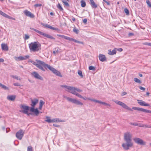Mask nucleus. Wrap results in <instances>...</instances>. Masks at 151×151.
I'll use <instances>...</instances> for the list:
<instances>
[{"instance_id": "bf43d9fd", "label": "nucleus", "mask_w": 151, "mask_h": 151, "mask_svg": "<svg viewBox=\"0 0 151 151\" xmlns=\"http://www.w3.org/2000/svg\"><path fill=\"white\" fill-rule=\"evenodd\" d=\"M87 19H85L83 20V22L84 23H86L87 22Z\"/></svg>"}, {"instance_id": "13d9d810", "label": "nucleus", "mask_w": 151, "mask_h": 151, "mask_svg": "<svg viewBox=\"0 0 151 151\" xmlns=\"http://www.w3.org/2000/svg\"><path fill=\"white\" fill-rule=\"evenodd\" d=\"M103 1L106 3L108 5H110V3L109 2L106 1V0H103Z\"/></svg>"}, {"instance_id": "0e129e2a", "label": "nucleus", "mask_w": 151, "mask_h": 151, "mask_svg": "<svg viewBox=\"0 0 151 151\" xmlns=\"http://www.w3.org/2000/svg\"><path fill=\"white\" fill-rule=\"evenodd\" d=\"M4 13V12H3L0 10V14L1 15H2V16H3V15Z\"/></svg>"}, {"instance_id": "f03ea898", "label": "nucleus", "mask_w": 151, "mask_h": 151, "mask_svg": "<svg viewBox=\"0 0 151 151\" xmlns=\"http://www.w3.org/2000/svg\"><path fill=\"white\" fill-rule=\"evenodd\" d=\"M31 62L39 69L43 71H45V68L46 64L44 62L38 60H36L35 61H32Z\"/></svg>"}, {"instance_id": "1a4fd4ad", "label": "nucleus", "mask_w": 151, "mask_h": 151, "mask_svg": "<svg viewBox=\"0 0 151 151\" xmlns=\"http://www.w3.org/2000/svg\"><path fill=\"white\" fill-rule=\"evenodd\" d=\"M46 118L47 119L45 120V121L48 123H53V122H62L63 121L59 118H54L50 119V117L48 116H46Z\"/></svg>"}, {"instance_id": "393cba45", "label": "nucleus", "mask_w": 151, "mask_h": 151, "mask_svg": "<svg viewBox=\"0 0 151 151\" xmlns=\"http://www.w3.org/2000/svg\"><path fill=\"white\" fill-rule=\"evenodd\" d=\"M138 126L142 127L151 128V126L148 125L147 124H142L140 123H138Z\"/></svg>"}, {"instance_id": "2f4dec72", "label": "nucleus", "mask_w": 151, "mask_h": 151, "mask_svg": "<svg viewBox=\"0 0 151 151\" xmlns=\"http://www.w3.org/2000/svg\"><path fill=\"white\" fill-rule=\"evenodd\" d=\"M74 95L77 96L79 98L82 99L83 98V96L80 94L79 93H77V92H76V93Z\"/></svg>"}, {"instance_id": "aec40b11", "label": "nucleus", "mask_w": 151, "mask_h": 151, "mask_svg": "<svg viewBox=\"0 0 151 151\" xmlns=\"http://www.w3.org/2000/svg\"><path fill=\"white\" fill-rule=\"evenodd\" d=\"M99 60L102 62L105 61L106 60V58L105 56L104 55H99Z\"/></svg>"}, {"instance_id": "5fc2aeb1", "label": "nucleus", "mask_w": 151, "mask_h": 151, "mask_svg": "<svg viewBox=\"0 0 151 151\" xmlns=\"http://www.w3.org/2000/svg\"><path fill=\"white\" fill-rule=\"evenodd\" d=\"M139 88L140 90H142L143 91H144L145 90V88L142 86H139Z\"/></svg>"}, {"instance_id": "c9c22d12", "label": "nucleus", "mask_w": 151, "mask_h": 151, "mask_svg": "<svg viewBox=\"0 0 151 151\" xmlns=\"http://www.w3.org/2000/svg\"><path fill=\"white\" fill-rule=\"evenodd\" d=\"M58 8L61 11L63 10V8L61 6L60 4L59 3L57 6Z\"/></svg>"}, {"instance_id": "79ce46f5", "label": "nucleus", "mask_w": 151, "mask_h": 151, "mask_svg": "<svg viewBox=\"0 0 151 151\" xmlns=\"http://www.w3.org/2000/svg\"><path fill=\"white\" fill-rule=\"evenodd\" d=\"M73 41H74V42H76V43H81V44H83V43L82 42H80V41H78L76 40H75V39H73Z\"/></svg>"}, {"instance_id": "8fccbe9b", "label": "nucleus", "mask_w": 151, "mask_h": 151, "mask_svg": "<svg viewBox=\"0 0 151 151\" xmlns=\"http://www.w3.org/2000/svg\"><path fill=\"white\" fill-rule=\"evenodd\" d=\"M2 88H3L5 90H9V88L4 85H3Z\"/></svg>"}, {"instance_id": "9d476101", "label": "nucleus", "mask_w": 151, "mask_h": 151, "mask_svg": "<svg viewBox=\"0 0 151 151\" xmlns=\"http://www.w3.org/2000/svg\"><path fill=\"white\" fill-rule=\"evenodd\" d=\"M113 101L117 104L121 106L123 108L129 111H132V109L129 107L124 103L120 101H118L117 100H114Z\"/></svg>"}, {"instance_id": "a878e982", "label": "nucleus", "mask_w": 151, "mask_h": 151, "mask_svg": "<svg viewBox=\"0 0 151 151\" xmlns=\"http://www.w3.org/2000/svg\"><path fill=\"white\" fill-rule=\"evenodd\" d=\"M44 37H47L48 38L51 39H52L54 40L55 39V38L52 36L50 35H48L47 34L45 33L44 35Z\"/></svg>"}, {"instance_id": "f8f14e48", "label": "nucleus", "mask_w": 151, "mask_h": 151, "mask_svg": "<svg viewBox=\"0 0 151 151\" xmlns=\"http://www.w3.org/2000/svg\"><path fill=\"white\" fill-rule=\"evenodd\" d=\"M134 141L138 144L141 145H146V142L142 139L138 138H134L133 139Z\"/></svg>"}, {"instance_id": "3c124183", "label": "nucleus", "mask_w": 151, "mask_h": 151, "mask_svg": "<svg viewBox=\"0 0 151 151\" xmlns=\"http://www.w3.org/2000/svg\"><path fill=\"white\" fill-rule=\"evenodd\" d=\"M57 36H58V37H62V38H64L65 39V36H65L64 35H57Z\"/></svg>"}, {"instance_id": "20e7f679", "label": "nucleus", "mask_w": 151, "mask_h": 151, "mask_svg": "<svg viewBox=\"0 0 151 151\" xmlns=\"http://www.w3.org/2000/svg\"><path fill=\"white\" fill-rule=\"evenodd\" d=\"M63 97L65 99L69 102L81 106L83 105V104L82 102L76 99L72 98L64 95L63 96Z\"/></svg>"}, {"instance_id": "e2e57ef3", "label": "nucleus", "mask_w": 151, "mask_h": 151, "mask_svg": "<svg viewBox=\"0 0 151 151\" xmlns=\"http://www.w3.org/2000/svg\"><path fill=\"white\" fill-rule=\"evenodd\" d=\"M117 50L119 52H122V49L121 48L117 49Z\"/></svg>"}, {"instance_id": "a211bd4d", "label": "nucleus", "mask_w": 151, "mask_h": 151, "mask_svg": "<svg viewBox=\"0 0 151 151\" xmlns=\"http://www.w3.org/2000/svg\"><path fill=\"white\" fill-rule=\"evenodd\" d=\"M41 24L42 25H43V26H44V27H46L48 28H49L50 29H52V30H58V28L54 27L51 26L49 25H48V24H44V23H42Z\"/></svg>"}, {"instance_id": "cd10ccee", "label": "nucleus", "mask_w": 151, "mask_h": 151, "mask_svg": "<svg viewBox=\"0 0 151 151\" xmlns=\"http://www.w3.org/2000/svg\"><path fill=\"white\" fill-rule=\"evenodd\" d=\"M82 99H83L84 100H86L87 99H88V100H90V101H93V100H96L95 99H92L90 98H87L86 97H83V98H82Z\"/></svg>"}, {"instance_id": "5701e85b", "label": "nucleus", "mask_w": 151, "mask_h": 151, "mask_svg": "<svg viewBox=\"0 0 151 151\" xmlns=\"http://www.w3.org/2000/svg\"><path fill=\"white\" fill-rule=\"evenodd\" d=\"M7 99L10 101H13L15 99V96L14 95H9L7 97Z\"/></svg>"}, {"instance_id": "de8ad7c7", "label": "nucleus", "mask_w": 151, "mask_h": 151, "mask_svg": "<svg viewBox=\"0 0 151 151\" xmlns=\"http://www.w3.org/2000/svg\"><path fill=\"white\" fill-rule=\"evenodd\" d=\"M63 4L66 6H69L68 3L66 1H62Z\"/></svg>"}, {"instance_id": "4468645a", "label": "nucleus", "mask_w": 151, "mask_h": 151, "mask_svg": "<svg viewBox=\"0 0 151 151\" xmlns=\"http://www.w3.org/2000/svg\"><path fill=\"white\" fill-rule=\"evenodd\" d=\"M132 109L134 110H137L145 113H150L151 112V111L139 107H133L132 108Z\"/></svg>"}, {"instance_id": "37998d69", "label": "nucleus", "mask_w": 151, "mask_h": 151, "mask_svg": "<svg viewBox=\"0 0 151 151\" xmlns=\"http://www.w3.org/2000/svg\"><path fill=\"white\" fill-rule=\"evenodd\" d=\"M42 6V4H36L34 5V6L35 8H37L38 7H40Z\"/></svg>"}, {"instance_id": "ea45409f", "label": "nucleus", "mask_w": 151, "mask_h": 151, "mask_svg": "<svg viewBox=\"0 0 151 151\" xmlns=\"http://www.w3.org/2000/svg\"><path fill=\"white\" fill-rule=\"evenodd\" d=\"M89 69L90 70H95V67L93 66H90L89 67Z\"/></svg>"}, {"instance_id": "49530a36", "label": "nucleus", "mask_w": 151, "mask_h": 151, "mask_svg": "<svg viewBox=\"0 0 151 151\" xmlns=\"http://www.w3.org/2000/svg\"><path fill=\"white\" fill-rule=\"evenodd\" d=\"M45 103L42 100H40V105L43 106Z\"/></svg>"}, {"instance_id": "0eeeda50", "label": "nucleus", "mask_w": 151, "mask_h": 151, "mask_svg": "<svg viewBox=\"0 0 151 151\" xmlns=\"http://www.w3.org/2000/svg\"><path fill=\"white\" fill-rule=\"evenodd\" d=\"M46 65L45 69H47V68H48L56 75L61 77H62V76L61 74L55 68L47 64H46Z\"/></svg>"}, {"instance_id": "dca6fc26", "label": "nucleus", "mask_w": 151, "mask_h": 151, "mask_svg": "<svg viewBox=\"0 0 151 151\" xmlns=\"http://www.w3.org/2000/svg\"><path fill=\"white\" fill-rule=\"evenodd\" d=\"M23 12L27 16L32 18H33L35 17V16L33 14L27 10H24Z\"/></svg>"}, {"instance_id": "6e6d98bb", "label": "nucleus", "mask_w": 151, "mask_h": 151, "mask_svg": "<svg viewBox=\"0 0 151 151\" xmlns=\"http://www.w3.org/2000/svg\"><path fill=\"white\" fill-rule=\"evenodd\" d=\"M150 43L146 42L144 43L143 44L144 45H148V46H150Z\"/></svg>"}, {"instance_id": "09e8293b", "label": "nucleus", "mask_w": 151, "mask_h": 151, "mask_svg": "<svg viewBox=\"0 0 151 151\" xmlns=\"http://www.w3.org/2000/svg\"><path fill=\"white\" fill-rule=\"evenodd\" d=\"M2 88H3L5 90H9V88L4 85H3Z\"/></svg>"}, {"instance_id": "ddd939ff", "label": "nucleus", "mask_w": 151, "mask_h": 151, "mask_svg": "<svg viewBox=\"0 0 151 151\" xmlns=\"http://www.w3.org/2000/svg\"><path fill=\"white\" fill-rule=\"evenodd\" d=\"M29 57V55H25L24 56H20L18 57H15L14 58L16 60L19 61L26 60L28 59Z\"/></svg>"}, {"instance_id": "f704fd0d", "label": "nucleus", "mask_w": 151, "mask_h": 151, "mask_svg": "<svg viewBox=\"0 0 151 151\" xmlns=\"http://www.w3.org/2000/svg\"><path fill=\"white\" fill-rule=\"evenodd\" d=\"M27 151H33L32 147L30 146H28L27 147Z\"/></svg>"}, {"instance_id": "a18cd8bd", "label": "nucleus", "mask_w": 151, "mask_h": 151, "mask_svg": "<svg viewBox=\"0 0 151 151\" xmlns=\"http://www.w3.org/2000/svg\"><path fill=\"white\" fill-rule=\"evenodd\" d=\"M29 38V37L28 35H27V34H25L24 39L25 40L28 39Z\"/></svg>"}, {"instance_id": "69168bd1", "label": "nucleus", "mask_w": 151, "mask_h": 151, "mask_svg": "<svg viewBox=\"0 0 151 151\" xmlns=\"http://www.w3.org/2000/svg\"><path fill=\"white\" fill-rule=\"evenodd\" d=\"M58 52V50H57L54 51H53V53L54 55H55L56 53Z\"/></svg>"}, {"instance_id": "6ab92c4d", "label": "nucleus", "mask_w": 151, "mask_h": 151, "mask_svg": "<svg viewBox=\"0 0 151 151\" xmlns=\"http://www.w3.org/2000/svg\"><path fill=\"white\" fill-rule=\"evenodd\" d=\"M138 103L141 106H150L148 104L146 103L142 100H137Z\"/></svg>"}, {"instance_id": "a19ab883", "label": "nucleus", "mask_w": 151, "mask_h": 151, "mask_svg": "<svg viewBox=\"0 0 151 151\" xmlns=\"http://www.w3.org/2000/svg\"><path fill=\"white\" fill-rule=\"evenodd\" d=\"M124 12L126 13V14L127 15H128L129 14V12L128 9L127 8H125L124 9Z\"/></svg>"}, {"instance_id": "9b49d317", "label": "nucleus", "mask_w": 151, "mask_h": 151, "mask_svg": "<svg viewBox=\"0 0 151 151\" xmlns=\"http://www.w3.org/2000/svg\"><path fill=\"white\" fill-rule=\"evenodd\" d=\"M24 131L22 129L19 130L16 134V137L19 140H21L24 136Z\"/></svg>"}, {"instance_id": "f3484780", "label": "nucleus", "mask_w": 151, "mask_h": 151, "mask_svg": "<svg viewBox=\"0 0 151 151\" xmlns=\"http://www.w3.org/2000/svg\"><path fill=\"white\" fill-rule=\"evenodd\" d=\"M93 102L97 103H98L100 104H102L104 105H105L106 106H109L110 107L111 106L110 104L106 103L105 102H102L100 101L97 100H93Z\"/></svg>"}, {"instance_id": "7c9ffc66", "label": "nucleus", "mask_w": 151, "mask_h": 151, "mask_svg": "<svg viewBox=\"0 0 151 151\" xmlns=\"http://www.w3.org/2000/svg\"><path fill=\"white\" fill-rule=\"evenodd\" d=\"M36 32L39 33L40 35H42L43 36H44V35H45V33H44V32H41L38 30H37Z\"/></svg>"}, {"instance_id": "72a5a7b5", "label": "nucleus", "mask_w": 151, "mask_h": 151, "mask_svg": "<svg viewBox=\"0 0 151 151\" xmlns=\"http://www.w3.org/2000/svg\"><path fill=\"white\" fill-rule=\"evenodd\" d=\"M65 39H66L67 40H68L69 41H73V38H70L66 36H65Z\"/></svg>"}, {"instance_id": "7ed1b4c3", "label": "nucleus", "mask_w": 151, "mask_h": 151, "mask_svg": "<svg viewBox=\"0 0 151 151\" xmlns=\"http://www.w3.org/2000/svg\"><path fill=\"white\" fill-rule=\"evenodd\" d=\"M39 100L37 99H34L31 100V105L32 107H30V111L35 113L36 115H37L39 113V111L37 108L35 109L34 107L38 102Z\"/></svg>"}, {"instance_id": "c756f323", "label": "nucleus", "mask_w": 151, "mask_h": 151, "mask_svg": "<svg viewBox=\"0 0 151 151\" xmlns=\"http://www.w3.org/2000/svg\"><path fill=\"white\" fill-rule=\"evenodd\" d=\"M134 81L136 83L139 84H140L141 83V81L140 80L137 78H134Z\"/></svg>"}, {"instance_id": "e433bc0d", "label": "nucleus", "mask_w": 151, "mask_h": 151, "mask_svg": "<svg viewBox=\"0 0 151 151\" xmlns=\"http://www.w3.org/2000/svg\"><path fill=\"white\" fill-rule=\"evenodd\" d=\"M76 91L80 93L82 92V90L78 88H75V92Z\"/></svg>"}, {"instance_id": "b1692460", "label": "nucleus", "mask_w": 151, "mask_h": 151, "mask_svg": "<svg viewBox=\"0 0 151 151\" xmlns=\"http://www.w3.org/2000/svg\"><path fill=\"white\" fill-rule=\"evenodd\" d=\"M91 6L92 8H95L97 7V5L96 4L93 0H89Z\"/></svg>"}, {"instance_id": "c85d7f7f", "label": "nucleus", "mask_w": 151, "mask_h": 151, "mask_svg": "<svg viewBox=\"0 0 151 151\" xmlns=\"http://www.w3.org/2000/svg\"><path fill=\"white\" fill-rule=\"evenodd\" d=\"M10 76L11 77H12L14 78H15L17 80H21L20 78H19L18 77V76H14V75H11Z\"/></svg>"}, {"instance_id": "4c0bfd02", "label": "nucleus", "mask_w": 151, "mask_h": 151, "mask_svg": "<svg viewBox=\"0 0 151 151\" xmlns=\"http://www.w3.org/2000/svg\"><path fill=\"white\" fill-rule=\"evenodd\" d=\"M146 2L148 6L151 7V4L149 0H147Z\"/></svg>"}, {"instance_id": "052dcab7", "label": "nucleus", "mask_w": 151, "mask_h": 151, "mask_svg": "<svg viewBox=\"0 0 151 151\" xmlns=\"http://www.w3.org/2000/svg\"><path fill=\"white\" fill-rule=\"evenodd\" d=\"M127 94V93L125 92H122V96H124Z\"/></svg>"}, {"instance_id": "2eb2a0df", "label": "nucleus", "mask_w": 151, "mask_h": 151, "mask_svg": "<svg viewBox=\"0 0 151 151\" xmlns=\"http://www.w3.org/2000/svg\"><path fill=\"white\" fill-rule=\"evenodd\" d=\"M32 75L35 78L40 80H42L43 78L37 72L34 71L31 73Z\"/></svg>"}, {"instance_id": "680f3d73", "label": "nucleus", "mask_w": 151, "mask_h": 151, "mask_svg": "<svg viewBox=\"0 0 151 151\" xmlns=\"http://www.w3.org/2000/svg\"><path fill=\"white\" fill-rule=\"evenodd\" d=\"M8 19H12V20H15V19L14 18H13L10 16H9V18Z\"/></svg>"}, {"instance_id": "4be33fe9", "label": "nucleus", "mask_w": 151, "mask_h": 151, "mask_svg": "<svg viewBox=\"0 0 151 151\" xmlns=\"http://www.w3.org/2000/svg\"><path fill=\"white\" fill-rule=\"evenodd\" d=\"M1 48L3 50L8 51V47L6 44L2 43L1 44Z\"/></svg>"}, {"instance_id": "f257e3e1", "label": "nucleus", "mask_w": 151, "mask_h": 151, "mask_svg": "<svg viewBox=\"0 0 151 151\" xmlns=\"http://www.w3.org/2000/svg\"><path fill=\"white\" fill-rule=\"evenodd\" d=\"M132 135L129 132L125 133L124 135V139L125 143H122V146L126 150H128L130 148L133 146V143L132 140Z\"/></svg>"}, {"instance_id": "338daca9", "label": "nucleus", "mask_w": 151, "mask_h": 151, "mask_svg": "<svg viewBox=\"0 0 151 151\" xmlns=\"http://www.w3.org/2000/svg\"><path fill=\"white\" fill-rule=\"evenodd\" d=\"M4 61V60L2 58H0V62H3Z\"/></svg>"}, {"instance_id": "774afa93", "label": "nucleus", "mask_w": 151, "mask_h": 151, "mask_svg": "<svg viewBox=\"0 0 151 151\" xmlns=\"http://www.w3.org/2000/svg\"><path fill=\"white\" fill-rule=\"evenodd\" d=\"M30 29H31L32 30H34V31H35L36 32V31H37V29H34V28H30Z\"/></svg>"}, {"instance_id": "473e14b6", "label": "nucleus", "mask_w": 151, "mask_h": 151, "mask_svg": "<svg viewBox=\"0 0 151 151\" xmlns=\"http://www.w3.org/2000/svg\"><path fill=\"white\" fill-rule=\"evenodd\" d=\"M74 95L77 96L79 98L82 99L83 98V96L80 94L79 93H77V92H76V93Z\"/></svg>"}, {"instance_id": "423d86ee", "label": "nucleus", "mask_w": 151, "mask_h": 151, "mask_svg": "<svg viewBox=\"0 0 151 151\" xmlns=\"http://www.w3.org/2000/svg\"><path fill=\"white\" fill-rule=\"evenodd\" d=\"M62 87L66 88V91L74 95L76 92H75V87L66 85H62Z\"/></svg>"}, {"instance_id": "864d4df0", "label": "nucleus", "mask_w": 151, "mask_h": 151, "mask_svg": "<svg viewBox=\"0 0 151 151\" xmlns=\"http://www.w3.org/2000/svg\"><path fill=\"white\" fill-rule=\"evenodd\" d=\"M3 16L5 17L8 18L9 16L4 13Z\"/></svg>"}, {"instance_id": "58836bf2", "label": "nucleus", "mask_w": 151, "mask_h": 151, "mask_svg": "<svg viewBox=\"0 0 151 151\" xmlns=\"http://www.w3.org/2000/svg\"><path fill=\"white\" fill-rule=\"evenodd\" d=\"M78 74L79 75V76L82 77H83V76L82 75V72L81 70H78Z\"/></svg>"}, {"instance_id": "603ef678", "label": "nucleus", "mask_w": 151, "mask_h": 151, "mask_svg": "<svg viewBox=\"0 0 151 151\" xmlns=\"http://www.w3.org/2000/svg\"><path fill=\"white\" fill-rule=\"evenodd\" d=\"M13 85L15 86H21V85L17 83H13Z\"/></svg>"}, {"instance_id": "c03bdc74", "label": "nucleus", "mask_w": 151, "mask_h": 151, "mask_svg": "<svg viewBox=\"0 0 151 151\" xmlns=\"http://www.w3.org/2000/svg\"><path fill=\"white\" fill-rule=\"evenodd\" d=\"M73 32H74L76 33L77 34H78L79 32L78 30L75 28L73 29Z\"/></svg>"}, {"instance_id": "412c9836", "label": "nucleus", "mask_w": 151, "mask_h": 151, "mask_svg": "<svg viewBox=\"0 0 151 151\" xmlns=\"http://www.w3.org/2000/svg\"><path fill=\"white\" fill-rule=\"evenodd\" d=\"M117 48H115L114 49L112 50H108V54L110 55H113L114 54H115L116 52Z\"/></svg>"}, {"instance_id": "6e6552de", "label": "nucleus", "mask_w": 151, "mask_h": 151, "mask_svg": "<svg viewBox=\"0 0 151 151\" xmlns=\"http://www.w3.org/2000/svg\"><path fill=\"white\" fill-rule=\"evenodd\" d=\"M20 108L21 110L20 111L21 112L27 114L28 115L30 114L28 112V111L30 110V107L29 106L24 105H20Z\"/></svg>"}, {"instance_id": "bb28decb", "label": "nucleus", "mask_w": 151, "mask_h": 151, "mask_svg": "<svg viewBox=\"0 0 151 151\" xmlns=\"http://www.w3.org/2000/svg\"><path fill=\"white\" fill-rule=\"evenodd\" d=\"M81 6L83 7H85L86 6V3L85 2L83 1V0H81Z\"/></svg>"}, {"instance_id": "39448f33", "label": "nucleus", "mask_w": 151, "mask_h": 151, "mask_svg": "<svg viewBox=\"0 0 151 151\" xmlns=\"http://www.w3.org/2000/svg\"><path fill=\"white\" fill-rule=\"evenodd\" d=\"M29 46L31 51L36 52L39 50V44L37 42H31L29 45Z\"/></svg>"}, {"instance_id": "4d7b16f0", "label": "nucleus", "mask_w": 151, "mask_h": 151, "mask_svg": "<svg viewBox=\"0 0 151 151\" xmlns=\"http://www.w3.org/2000/svg\"><path fill=\"white\" fill-rule=\"evenodd\" d=\"M131 124L134 126H138V123H131Z\"/></svg>"}]
</instances>
